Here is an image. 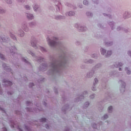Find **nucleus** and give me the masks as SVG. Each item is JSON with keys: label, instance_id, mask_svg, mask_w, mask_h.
<instances>
[{"label": "nucleus", "instance_id": "f257e3e1", "mask_svg": "<svg viewBox=\"0 0 131 131\" xmlns=\"http://www.w3.org/2000/svg\"><path fill=\"white\" fill-rule=\"evenodd\" d=\"M48 43L51 47H55L56 46V45H57V42L55 41H49L48 42Z\"/></svg>", "mask_w": 131, "mask_h": 131}, {"label": "nucleus", "instance_id": "f03ea898", "mask_svg": "<svg viewBox=\"0 0 131 131\" xmlns=\"http://www.w3.org/2000/svg\"><path fill=\"white\" fill-rule=\"evenodd\" d=\"M27 18L29 20H32V19H33V15L32 14H28Z\"/></svg>", "mask_w": 131, "mask_h": 131}, {"label": "nucleus", "instance_id": "7ed1b4c3", "mask_svg": "<svg viewBox=\"0 0 131 131\" xmlns=\"http://www.w3.org/2000/svg\"><path fill=\"white\" fill-rule=\"evenodd\" d=\"M112 54V51H107V53H106V57H110L111 55Z\"/></svg>", "mask_w": 131, "mask_h": 131}, {"label": "nucleus", "instance_id": "20e7f679", "mask_svg": "<svg viewBox=\"0 0 131 131\" xmlns=\"http://www.w3.org/2000/svg\"><path fill=\"white\" fill-rule=\"evenodd\" d=\"M101 52L102 55H105V54H106V50L103 48L101 49Z\"/></svg>", "mask_w": 131, "mask_h": 131}, {"label": "nucleus", "instance_id": "39448f33", "mask_svg": "<svg viewBox=\"0 0 131 131\" xmlns=\"http://www.w3.org/2000/svg\"><path fill=\"white\" fill-rule=\"evenodd\" d=\"M75 15V13L72 11H70L68 14L69 16H74Z\"/></svg>", "mask_w": 131, "mask_h": 131}, {"label": "nucleus", "instance_id": "423d86ee", "mask_svg": "<svg viewBox=\"0 0 131 131\" xmlns=\"http://www.w3.org/2000/svg\"><path fill=\"white\" fill-rule=\"evenodd\" d=\"M6 83H7L8 85H12V84H13V83H12V82L10 81H6Z\"/></svg>", "mask_w": 131, "mask_h": 131}, {"label": "nucleus", "instance_id": "0eeeda50", "mask_svg": "<svg viewBox=\"0 0 131 131\" xmlns=\"http://www.w3.org/2000/svg\"><path fill=\"white\" fill-rule=\"evenodd\" d=\"M47 119L45 118H42L40 119L41 122H46Z\"/></svg>", "mask_w": 131, "mask_h": 131}, {"label": "nucleus", "instance_id": "6e6552de", "mask_svg": "<svg viewBox=\"0 0 131 131\" xmlns=\"http://www.w3.org/2000/svg\"><path fill=\"white\" fill-rule=\"evenodd\" d=\"M112 106H109L108 108V112H110V111H112Z\"/></svg>", "mask_w": 131, "mask_h": 131}, {"label": "nucleus", "instance_id": "1a4fd4ad", "mask_svg": "<svg viewBox=\"0 0 131 131\" xmlns=\"http://www.w3.org/2000/svg\"><path fill=\"white\" fill-rule=\"evenodd\" d=\"M31 45L32 46V47H33V48H35V47H36V45L35 44V42H31Z\"/></svg>", "mask_w": 131, "mask_h": 131}, {"label": "nucleus", "instance_id": "9d476101", "mask_svg": "<svg viewBox=\"0 0 131 131\" xmlns=\"http://www.w3.org/2000/svg\"><path fill=\"white\" fill-rule=\"evenodd\" d=\"M121 66H122V63H119V64H118L116 67L118 68V67H121Z\"/></svg>", "mask_w": 131, "mask_h": 131}, {"label": "nucleus", "instance_id": "9b49d317", "mask_svg": "<svg viewBox=\"0 0 131 131\" xmlns=\"http://www.w3.org/2000/svg\"><path fill=\"white\" fill-rule=\"evenodd\" d=\"M0 58L1 59H2V60H4L5 59V57L4 56V55H3L2 54H0Z\"/></svg>", "mask_w": 131, "mask_h": 131}, {"label": "nucleus", "instance_id": "f8f14e48", "mask_svg": "<svg viewBox=\"0 0 131 131\" xmlns=\"http://www.w3.org/2000/svg\"><path fill=\"white\" fill-rule=\"evenodd\" d=\"M83 3L84 5H88V4H89V2H88L87 1H84L83 2Z\"/></svg>", "mask_w": 131, "mask_h": 131}, {"label": "nucleus", "instance_id": "ddd939ff", "mask_svg": "<svg viewBox=\"0 0 131 131\" xmlns=\"http://www.w3.org/2000/svg\"><path fill=\"white\" fill-rule=\"evenodd\" d=\"M36 9H37V5H35V6H33V9L34 11H36Z\"/></svg>", "mask_w": 131, "mask_h": 131}, {"label": "nucleus", "instance_id": "4468645a", "mask_svg": "<svg viewBox=\"0 0 131 131\" xmlns=\"http://www.w3.org/2000/svg\"><path fill=\"white\" fill-rule=\"evenodd\" d=\"M26 8L27 9V10L30 9V7L28 5L26 6Z\"/></svg>", "mask_w": 131, "mask_h": 131}, {"label": "nucleus", "instance_id": "2eb2a0df", "mask_svg": "<svg viewBox=\"0 0 131 131\" xmlns=\"http://www.w3.org/2000/svg\"><path fill=\"white\" fill-rule=\"evenodd\" d=\"M103 117H104V119H106V118H108V115H104Z\"/></svg>", "mask_w": 131, "mask_h": 131}, {"label": "nucleus", "instance_id": "dca6fc26", "mask_svg": "<svg viewBox=\"0 0 131 131\" xmlns=\"http://www.w3.org/2000/svg\"><path fill=\"white\" fill-rule=\"evenodd\" d=\"M94 80H95V83H94V84H96V83H97V82H98V79L95 78L94 79Z\"/></svg>", "mask_w": 131, "mask_h": 131}, {"label": "nucleus", "instance_id": "f3484780", "mask_svg": "<svg viewBox=\"0 0 131 131\" xmlns=\"http://www.w3.org/2000/svg\"><path fill=\"white\" fill-rule=\"evenodd\" d=\"M53 67H54V68H56L57 65H56V63H54V64H53Z\"/></svg>", "mask_w": 131, "mask_h": 131}, {"label": "nucleus", "instance_id": "a211bd4d", "mask_svg": "<svg viewBox=\"0 0 131 131\" xmlns=\"http://www.w3.org/2000/svg\"><path fill=\"white\" fill-rule=\"evenodd\" d=\"M128 54L129 56H130V57H131V52H130V51H129V52H128Z\"/></svg>", "mask_w": 131, "mask_h": 131}, {"label": "nucleus", "instance_id": "6ab92c4d", "mask_svg": "<svg viewBox=\"0 0 131 131\" xmlns=\"http://www.w3.org/2000/svg\"><path fill=\"white\" fill-rule=\"evenodd\" d=\"M127 74H130V71H127Z\"/></svg>", "mask_w": 131, "mask_h": 131}, {"label": "nucleus", "instance_id": "aec40b11", "mask_svg": "<svg viewBox=\"0 0 131 131\" xmlns=\"http://www.w3.org/2000/svg\"><path fill=\"white\" fill-rule=\"evenodd\" d=\"M11 37H12V38H13V39H16V37H15V36H13V37L12 36H11Z\"/></svg>", "mask_w": 131, "mask_h": 131}, {"label": "nucleus", "instance_id": "412c9836", "mask_svg": "<svg viewBox=\"0 0 131 131\" xmlns=\"http://www.w3.org/2000/svg\"><path fill=\"white\" fill-rule=\"evenodd\" d=\"M92 91H96V88L94 87L92 88Z\"/></svg>", "mask_w": 131, "mask_h": 131}, {"label": "nucleus", "instance_id": "4be33fe9", "mask_svg": "<svg viewBox=\"0 0 131 131\" xmlns=\"http://www.w3.org/2000/svg\"><path fill=\"white\" fill-rule=\"evenodd\" d=\"M0 13H4V10H0Z\"/></svg>", "mask_w": 131, "mask_h": 131}, {"label": "nucleus", "instance_id": "5701e85b", "mask_svg": "<svg viewBox=\"0 0 131 131\" xmlns=\"http://www.w3.org/2000/svg\"><path fill=\"white\" fill-rule=\"evenodd\" d=\"M23 61H24V62H27V61L26 59H23Z\"/></svg>", "mask_w": 131, "mask_h": 131}, {"label": "nucleus", "instance_id": "b1692460", "mask_svg": "<svg viewBox=\"0 0 131 131\" xmlns=\"http://www.w3.org/2000/svg\"><path fill=\"white\" fill-rule=\"evenodd\" d=\"M86 104L87 105V107H88V106H89V105H90V103H89L88 102H86Z\"/></svg>", "mask_w": 131, "mask_h": 131}, {"label": "nucleus", "instance_id": "393cba45", "mask_svg": "<svg viewBox=\"0 0 131 131\" xmlns=\"http://www.w3.org/2000/svg\"><path fill=\"white\" fill-rule=\"evenodd\" d=\"M41 50H42V51H45V48H42Z\"/></svg>", "mask_w": 131, "mask_h": 131}, {"label": "nucleus", "instance_id": "a878e982", "mask_svg": "<svg viewBox=\"0 0 131 131\" xmlns=\"http://www.w3.org/2000/svg\"><path fill=\"white\" fill-rule=\"evenodd\" d=\"M8 4H12V2L11 1H10V2H8Z\"/></svg>", "mask_w": 131, "mask_h": 131}, {"label": "nucleus", "instance_id": "bb28decb", "mask_svg": "<svg viewBox=\"0 0 131 131\" xmlns=\"http://www.w3.org/2000/svg\"><path fill=\"white\" fill-rule=\"evenodd\" d=\"M89 14H90V12H87L86 13V15H88V16H89Z\"/></svg>", "mask_w": 131, "mask_h": 131}, {"label": "nucleus", "instance_id": "cd10ccee", "mask_svg": "<svg viewBox=\"0 0 131 131\" xmlns=\"http://www.w3.org/2000/svg\"><path fill=\"white\" fill-rule=\"evenodd\" d=\"M30 84H31V85H34V84H33V83H31Z\"/></svg>", "mask_w": 131, "mask_h": 131}, {"label": "nucleus", "instance_id": "c85d7f7f", "mask_svg": "<svg viewBox=\"0 0 131 131\" xmlns=\"http://www.w3.org/2000/svg\"><path fill=\"white\" fill-rule=\"evenodd\" d=\"M4 131H7V128H4Z\"/></svg>", "mask_w": 131, "mask_h": 131}, {"label": "nucleus", "instance_id": "c756f323", "mask_svg": "<svg viewBox=\"0 0 131 131\" xmlns=\"http://www.w3.org/2000/svg\"><path fill=\"white\" fill-rule=\"evenodd\" d=\"M2 41H4V42L6 41L5 40V39H4H4H2Z\"/></svg>", "mask_w": 131, "mask_h": 131}, {"label": "nucleus", "instance_id": "7c9ffc66", "mask_svg": "<svg viewBox=\"0 0 131 131\" xmlns=\"http://www.w3.org/2000/svg\"><path fill=\"white\" fill-rule=\"evenodd\" d=\"M119 71H121V68L119 69Z\"/></svg>", "mask_w": 131, "mask_h": 131}, {"label": "nucleus", "instance_id": "2f4dec72", "mask_svg": "<svg viewBox=\"0 0 131 131\" xmlns=\"http://www.w3.org/2000/svg\"><path fill=\"white\" fill-rule=\"evenodd\" d=\"M90 97H91V98H92V97H93V98H94V95H92V96H91Z\"/></svg>", "mask_w": 131, "mask_h": 131}, {"label": "nucleus", "instance_id": "473e14b6", "mask_svg": "<svg viewBox=\"0 0 131 131\" xmlns=\"http://www.w3.org/2000/svg\"><path fill=\"white\" fill-rule=\"evenodd\" d=\"M27 104H30V102H27Z\"/></svg>", "mask_w": 131, "mask_h": 131}, {"label": "nucleus", "instance_id": "72a5a7b5", "mask_svg": "<svg viewBox=\"0 0 131 131\" xmlns=\"http://www.w3.org/2000/svg\"><path fill=\"white\" fill-rule=\"evenodd\" d=\"M46 128H49V126L47 125V127H46Z\"/></svg>", "mask_w": 131, "mask_h": 131}, {"label": "nucleus", "instance_id": "f704fd0d", "mask_svg": "<svg viewBox=\"0 0 131 131\" xmlns=\"http://www.w3.org/2000/svg\"><path fill=\"white\" fill-rule=\"evenodd\" d=\"M55 39L56 40H57V38H55Z\"/></svg>", "mask_w": 131, "mask_h": 131}, {"label": "nucleus", "instance_id": "c9c22d12", "mask_svg": "<svg viewBox=\"0 0 131 131\" xmlns=\"http://www.w3.org/2000/svg\"><path fill=\"white\" fill-rule=\"evenodd\" d=\"M90 16H92V13H90Z\"/></svg>", "mask_w": 131, "mask_h": 131}, {"label": "nucleus", "instance_id": "e433bc0d", "mask_svg": "<svg viewBox=\"0 0 131 131\" xmlns=\"http://www.w3.org/2000/svg\"><path fill=\"white\" fill-rule=\"evenodd\" d=\"M23 35H24V34H23L21 35V36H23Z\"/></svg>", "mask_w": 131, "mask_h": 131}]
</instances>
